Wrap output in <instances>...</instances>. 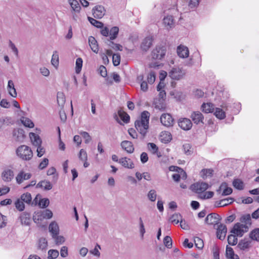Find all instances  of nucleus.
I'll return each mask as SVG.
<instances>
[{
  "instance_id": "24",
  "label": "nucleus",
  "mask_w": 259,
  "mask_h": 259,
  "mask_svg": "<svg viewBox=\"0 0 259 259\" xmlns=\"http://www.w3.org/2000/svg\"><path fill=\"white\" fill-rule=\"evenodd\" d=\"M191 118L196 124L203 123L204 118L203 115L199 111L193 112L191 115Z\"/></svg>"
},
{
  "instance_id": "40",
  "label": "nucleus",
  "mask_w": 259,
  "mask_h": 259,
  "mask_svg": "<svg viewBox=\"0 0 259 259\" xmlns=\"http://www.w3.org/2000/svg\"><path fill=\"white\" fill-rule=\"evenodd\" d=\"M20 120L21 123L26 127L32 128L34 126L33 122L27 117H22Z\"/></svg>"
},
{
  "instance_id": "60",
  "label": "nucleus",
  "mask_w": 259,
  "mask_h": 259,
  "mask_svg": "<svg viewBox=\"0 0 259 259\" xmlns=\"http://www.w3.org/2000/svg\"><path fill=\"white\" fill-rule=\"evenodd\" d=\"M48 246V242L45 238H41L39 240L38 247L40 249H46Z\"/></svg>"
},
{
  "instance_id": "23",
  "label": "nucleus",
  "mask_w": 259,
  "mask_h": 259,
  "mask_svg": "<svg viewBox=\"0 0 259 259\" xmlns=\"http://www.w3.org/2000/svg\"><path fill=\"white\" fill-rule=\"evenodd\" d=\"M49 230L52 237L59 235L60 229L58 223L55 221L52 222L49 225Z\"/></svg>"
},
{
  "instance_id": "42",
  "label": "nucleus",
  "mask_w": 259,
  "mask_h": 259,
  "mask_svg": "<svg viewBox=\"0 0 259 259\" xmlns=\"http://www.w3.org/2000/svg\"><path fill=\"white\" fill-rule=\"evenodd\" d=\"M250 243V242L249 240L243 239L239 242L238 247L241 250H244L249 247Z\"/></svg>"
},
{
  "instance_id": "22",
  "label": "nucleus",
  "mask_w": 259,
  "mask_h": 259,
  "mask_svg": "<svg viewBox=\"0 0 259 259\" xmlns=\"http://www.w3.org/2000/svg\"><path fill=\"white\" fill-rule=\"evenodd\" d=\"M177 53L180 57L186 58L189 56V51L187 47L180 45L177 48Z\"/></svg>"
},
{
  "instance_id": "35",
  "label": "nucleus",
  "mask_w": 259,
  "mask_h": 259,
  "mask_svg": "<svg viewBox=\"0 0 259 259\" xmlns=\"http://www.w3.org/2000/svg\"><path fill=\"white\" fill-rule=\"evenodd\" d=\"M20 219L22 224L28 225L30 221V214L26 212H24L20 216Z\"/></svg>"
},
{
  "instance_id": "51",
  "label": "nucleus",
  "mask_w": 259,
  "mask_h": 259,
  "mask_svg": "<svg viewBox=\"0 0 259 259\" xmlns=\"http://www.w3.org/2000/svg\"><path fill=\"white\" fill-rule=\"evenodd\" d=\"M79 134L84 139V143L85 144H88L92 141V137L90 136L88 133L86 132L81 131L79 132Z\"/></svg>"
},
{
  "instance_id": "45",
  "label": "nucleus",
  "mask_w": 259,
  "mask_h": 259,
  "mask_svg": "<svg viewBox=\"0 0 259 259\" xmlns=\"http://www.w3.org/2000/svg\"><path fill=\"white\" fill-rule=\"evenodd\" d=\"M118 32H119V28L118 27H116V26L113 27L110 29V31L109 32L110 39L111 40H113V39H115L117 36Z\"/></svg>"
},
{
  "instance_id": "12",
  "label": "nucleus",
  "mask_w": 259,
  "mask_h": 259,
  "mask_svg": "<svg viewBox=\"0 0 259 259\" xmlns=\"http://www.w3.org/2000/svg\"><path fill=\"white\" fill-rule=\"evenodd\" d=\"M13 137L14 140L22 142L25 138L24 131L21 128L15 129L13 132Z\"/></svg>"
},
{
  "instance_id": "46",
  "label": "nucleus",
  "mask_w": 259,
  "mask_h": 259,
  "mask_svg": "<svg viewBox=\"0 0 259 259\" xmlns=\"http://www.w3.org/2000/svg\"><path fill=\"white\" fill-rule=\"evenodd\" d=\"M118 113L119 117L124 122L128 123L129 122L130 117L126 112L122 110H119Z\"/></svg>"
},
{
  "instance_id": "14",
  "label": "nucleus",
  "mask_w": 259,
  "mask_h": 259,
  "mask_svg": "<svg viewBox=\"0 0 259 259\" xmlns=\"http://www.w3.org/2000/svg\"><path fill=\"white\" fill-rule=\"evenodd\" d=\"M227 232V228L226 225L220 224L217 229V236L220 240L225 238Z\"/></svg>"
},
{
  "instance_id": "53",
  "label": "nucleus",
  "mask_w": 259,
  "mask_h": 259,
  "mask_svg": "<svg viewBox=\"0 0 259 259\" xmlns=\"http://www.w3.org/2000/svg\"><path fill=\"white\" fill-rule=\"evenodd\" d=\"M236 235L234 234H231L228 237V242L230 245H235L237 243V238Z\"/></svg>"
},
{
  "instance_id": "4",
  "label": "nucleus",
  "mask_w": 259,
  "mask_h": 259,
  "mask_svg": "<svg viewBox=\"0 0 259 259\" xmlns=\"http://www.w3.org/2000/svg\"><path fill=\"white\" fill-rule=\"evenodd\" d=\"M53 217V212L50 209L35 212L33 215V219L35 223L39 224L45 219H50Z\"/></svg>"
},
{
  "instance_id": "37",
  "label": "nucleus",
  "mask_w": 259,
  "mask_h": 259,
  "mask_svg": "<svg viewBox=\"0 0 259 259\" xmlns=\"http://www.w3.org/2000/svg\"><path fill=\"white\" fill-rule=\"evenodd\" d=\"M36 188H40L46 190H49L52 188V186L50 182L44 180L39 182L36 185Z\"/></svg>"
},
{
  "instance_id": "7",
  "label": "nucleus",
  "mask_w": 259,
  "mask_h": 259,
  "mask_svg": "<svg viewBox=\"0 0 259 259\" xmlns=\"http://www.w3.org/2000/svg\"><path fill=\"white\" fill-rule=\"evenodd\" d=\"M169 170L170 171H176L177 172L172 176L174 180L176 182H178L180 179L185 180L187 178L186 172L180 167L171 166L169 167Z\"/></svg>"
},
{
  "instance_id": "29",
  "label": "nucleus",
  "mask_w": 259,
  "mask_h": 259,
  "mask_svg": "<svg viewBox=\"0 0 259 259\" xmlns=\"http://www.w3.org/2000/svg\"><path fill=\"white\" fill-rule=\"evenodd\" d=\"M163 24L167 29L171 28L174 26V21L171 16H167L163 18Z\"/></svg>"
},
{
  "instance_id": "6",
  "label": "nucleus",
  "mask_w": 259,
  "mask_h": 259,
  "mask_svg": "<svg viewBox=\"0 0 259 259\" xmlns=\"http://www.w3.org/2000/svg\"><path fill=\"white\" fill-rule=\"evenodd\" d=\"M248 230V228L246 225L237 223L234 225L231 232L237 236L241 237Z\"/></svg>"
},
{
  "instance_id": "3",
  "label": "nucleus",
  "mask_w": 259,
  "mask_h": 259,
  "mask_svg": "<svg viewBox=\"0 0 259 259\" xmlns=\"http://www.w3.org/2000/svg\"><path fill=\"white\" fill-rule=\"evenodd\" d=\"M17 156L21 159L29 161L33 157V152L30 147L25 145L19 146L16 150Z\"/></svg>"
},
{
  "instance_id": "1",
  "label": "nucleus",
  "mask_w": 259,
  "mask_h": 259,
  "mask_svg": "<svg viewBox=\"0 0 259 259\" xmlns=\"http://www.w3.org/2000/svg\"><path fill=\"white\" fill-rule=\"evenodd\" d=\"M150 113L144 111L141 114L140 117L135 122V126L144 139L148 132L149 128Z\"/></svg>"
},
{
  "instance_id": "64",
  "label": "nucleus",
  "mask_w": 259,
  "mask_h": 259,
  "mask_svg": "<svg viewBox=\"0 0 259 259\" xmlns=\"http://www.w3.org/2000/svg\"><path fill=\"white\" fill-rule=\"evenodd\" d=\"M7 224V217L3 215L0 212V228H3L6 226Z\"/></svg>"
},
{
  "instance_id": "56",
  "label": "nucleus",
  "mask_w": 259,
  "mask_h": 259,
  "mask_svg": "<svg viewBox=\"0 0 259 259\" xmlns=\"http://www.w3.org/2000/svg\"><path fill=\"white\" fill-rule=\"evenodd\" d=\"M59 255V251L55 249H51L48 251V258L55 259Z\"/></svg>"
},
{
  "instance_id": "26",
  "label": "nucleus",
  "mask_w": 259,
  "mask_h": 259,
  "mask_svg": "<svg viewBox=\"0 0 259 259\" xmlns=\"http://www.w3.org/2000/svg\"><path fill=\"white\" fill-rule=\"evenodd\" d=\"M67 1L71 7V11L80 13L81 7L77 0H67Z\"/></svg>"
},
{
  "instance_id": "61",
  "label": "nucleus",
  "mask_w": 259,
  "mask_h": 259,
  "mask_svg": "<svg viewBox=\"0 0 259 259\" xmlns=\"http://www.w3.org/2000/svg\"><path fill=\"white\" fill-rule=\"evenodd\" d=\"M50 203V201L48 198H42L39 200L38 205L41 208L47 207Z\"/></svg>"
},
{
  "instance_id": "55",
  "label": "nucleus",
  "mask_w": 259,
  "mask_h": 259,
  "mask_svg": "<svg viewBox=\"0 0 259 259\" xmlns=\"http://www.w3.org/2000/svg\"><path fill=\"white\" fill-rule=\"evenodd\" d=\"M250 237L252 240L259 241V229H256L251 232Z\"/></svg>"
},
{
  "instance_id": "19",
  "label": "nucleus",
  "mask_w": 259,
  "mask_h": 259,
  "mask_svg": "<svg viewBox=\"0 0 259 259\" xmlns=\"http://www.w3.org/2000/svg\"><path fill=\"white\" fill-rule=\"evenodd\" d=\"M29 137L32 144L34 146L37 147L41 145V139L37 134L31 132L29 134Z\"/></svg>"
},
{
  "instance_id": "21",
  "label": "nucleus",
  "mask_w": 259,
  "mask_h": 259,
  "mask_svg": "<svg viewBox=\"0 0 259 259\" xmlns=\"http://www.w3.org/2000/svg\"><path fill=\"white\" fill-rule=\"evenodd\" d=\"M121 146L128 153H133L134 151V147L132 142L123 141L121 143Z\"/></svg>"
},
{
  "instance_id": "36",
  "label": "nucleus",
  "mask_w": 259,
  "mask_h": 259,
  "mask_svg": "<svg viewBox=\"0 0 259 259\" xmlns=\"http://www.w3.org/2000/svg\"><path fill=\"white\" fill-rule=\"evenodd\" d=\"M213 170L210 168L203 169L200 172L201 177L203 179L210 178L212 176Z\"/></svg>"
},
{
  "instance_id": "49",
  "label": "nucleus",
  "mask_w": 259,
  "mask_h": 259,
  "mask_svg": "<svg viewBox=\"0 0 259 259\" xmlns=\"http://www.w3.org/2000/svg\"><path fill=\"white\" fill-rule=\"evenodd\" d=\"M82 66V60L81 58H78L75 62V72L78 74L80 72Z\"/></svg>"
},
{
  "instance_id": "48",
  "label": "nucleus",
  "mask_w": 259,
  "mask_h": 259,
  "mask_svg": "<svg viewBox=\"0 0 259 259\" xmlns=\"http://www.w3.org/2000/svg\"><path fill=\"white\" fill-rule=\"evenodd\" d=\"M89 22L94 26L97 28H101L103 26V23L101 22L98 21L97 20L93 18L88 17V18Z\"/></svg>"
},
{
  "instance_id": "38",
  "label": "nucleus",
  "mask_w": 259,
  "mask_h": 259,
  "mask_svg": "<svg viewBox=\"0 0 259 259\" xmlns=\"http://www.w3.org/2000/svg\"><path fill=\"white\" fill-rule=\"evenodd\" d=\"M51 64L53 66L55 67V68H58L59 64V55L57 51L53 52L51 59Z\"/></svg>"
},
{
  "instance_id": "31",
  "label": "nucleus",
  "mask_w": 259,
  "mask_h": 259,
  "mask_svg": "<svg viewBox=\"0 0 259 259\" xmlns=\"http://www.w3.org/2000/svg\"><path fill=\"white\" fill-rule=\"evenodd\" d=\"M57 103L60 108L62 109L65 103V96L63 93L58 92L57 96Z\"/></svg>"
},
{
  "instance_id": "16",
  "label": "nucleus",
  "mask_w": 259,
  "mask_h": 259,
  "mask_svg": "<svg viewBox=\"0 0 259 259\" xmlns=\"http://www.w3.org/2000/svg\"><path fill=\"white\" fill-rule=\"evenodd\" d=\"M119 163L126 168L132 169L135 167V164L132 160L126 157L120 158Z\"/></svg>"
},
{
  "instance_id": "39",
  "label": "nucleus",
  "mask_w": 259,
  "mask_h": 259,
  "mask_svg": "<svg viewBox=\"0 0 259 259\" xmlns=\"http://www.w3.org/2000/svg\"><path fill=\"white\" fill-rule=\"evenodd\" d=\"M154 105L156 108L160 110H163L166 108V104L164 100L156 99L154 101Z\"/></svg>"
},
{
  "instance_id": "32",
  "label": "nucleus",
  "mask_w": 259,
  "mask_h": 259,
  "mask_svg": "<svg viewBox=\"0 0 259 259\" xmlns=\"http://www.w3.org/2000/svg\"><path fill=\"white\" fill-rule=\"evenodd\" d=\"M226 255L227 259H239L238 255L235 254L232 248L228 245L226 247Z\"/></svg>"
},
{
  "instance_id": "34",
  "label": "nucleus",
  "mask_w": 259,
  "mask_h": 259,
  "mask_svg": "<svg viewBox=\"0 0 259 259\" xmlns=\"http://www.w3.org/2000/svg\"><path fill=\"white\" fill-rule=\"evenodd\" d=\"M160 138L162 142L167 143L171 140V135L168 132H162L160 134Z\"/></svg>"
},
{
  "instance_id": "63",
  "label": "nucleus",
  "mask_w": 259,
  "mask_h": 259,
  "mask_svg": "<svg viewBox=\"0 0 259 259\" xmlns=\"http://www.w3.org/2000/svg\"><path fill=\"white\" fill-rule=\"evenodd\" d=\"M112 61L113 65L115 66H118L120 62V56L118 54H114L112 56Z\"/></svg>"
},
{
  "instance_id": "54",
  "label": "nucleus",
  "mask_w": 259,
  "mask_h": 259,
  "mask_svg": "<svg viewBox=\"0 0 259 259\" xmlns=\"http://www.w3.org/2000/svg\"><path fill=\"white\" fill-rule=\"evenodd\" d=\"M52 238L55 239V243L57 245L62 244L65 241V238L63 236L56 235Z\"/></svg>"
},
{
  "instance_id": "41",
  "label": "nucleus",
  "mask_w": 259,
  "mask_h": 259,
  "mask_svg": "<svg viewBox=\"0 0 259 259\" xmlns=\"http://www.w3.org/2000/svg\"><path fill=\"white\" fill-rule=\"evenodd\" d=\"M214 115L220 119H224L226 117L225 112L220 108H216L215 109Z\"/></svg>"
},
{
  "instance_id": "57",
  "label": "nucleus",
  "mask_w": 259,
  "mask_h": 259,
  "mask_svg": "<svg viewBox=\"0 0 259 259\" xmlns=\"http://www.w3.org/2000/svg\"><path fill=\"white\" fill-rule=\"evenodd\" d=\"M214 193L212 191H207L205 193H202L199 196V197L202 199H207L211 198L213 197Z\"/></svg>"
},
{
  "instance_id": "25",
  "label": "nucleus",
  "mask_w": 259,
  "mask_h": 259,
  "mask_svg": "<svg viewBox=\"0 0 259 259\" xmlns=\"http://www.w3.org/2000/svg\"><path fill=\"white\" fill-rule=\"evenodd\" d=\"M89 44L92 50L95 53H98L99 51V47L97 41L93 36L89 37Z\"/></svg>"
},
{
  "instance_id": "58",
  "label": "nucleus",
  "mask_w": 259,
  "mask_h": 259,
  "mask_svg": "<svg viewBox=\"0 0 259 259\" xmlns=\"http://www.w3.org/2000/svg\"><path fill=\"white\" fill-rule=\"evenodd\" d=\"M183 150L184 153L187 155H190L193 153V150L191 146L189 144H185L183 145Z\"/></svg>"
},
{
  "instance_id": "20",
  "label": "nucleus",
  "mask_w": 259,
  "mask_h": 259,
  "mask_svg": "<svg viewBox=\"0 0 259 259\" xmlns=\"http://www.w3.org/2000/svg\"><path fill=\"white\" fill-rule=\"evenodd\" d=\"M79 159L83 162V166L86 168L88 167L90 164L88 162V154L86 151L81 149L80 150L78 154Z\"/></svg>"
},
{
  "instance_id": "10",
  "label": "nucleus",
  "mask_w": 259,
  "mask_h": 259,
  "mask_svg": "<svg viewBox=\"0 0 259 259\" xmlns=\"http://www.w3.org/2000/svg\"><path fill=\"white\" fill-rule=\"evenodd\" d=\"M106 9L101 5L96 6L92 9L93 16L97 19H101L106 14Z\"/></svg>"
},
{
  "instance_id": "43",
  "label": "nucleus",
  "mask_w": 259,
  "mask_h": 259,
  "mask_svg": "<svg viewBox=\"0 0 259 259\" xmlns=\"http://www.w3.org/2000/svg\"><path fill=\"white\" fill-rule=\"evenodd\" d=\"M182 217L180 213H176L172 215L169 219V221L175 224H178L181 222Z\"/></svg>"
},
{
  "instance_id": "50",
  "label": "nucleus",
  "mask_w": 259,
  "mask_h": 259,
  "mask_svg": "<svg viewBox=\"0 0 259 259\" xmlns=\"http://www.w3.org/2000/svg\"><path fill=\"white\" fill-rule=\"evenodd\" d=\"M147 197L151 201H155L157 197L156 191L154 189L150 190L147 194Z\"/></svg>"
},
{
  "instance_id": "27",
  "label": "nucleus",
  "mask_w": 259,
  "mask_h": 259,
  "mask_svg": "<svg viewBox=\"0 0 259 259\" xmlns=\"http://www.w3.org/2000/svg\"><path fill=\"white\" fill-rule=\"evenodd\" d=\"M234 201V199L231 197H228L226 199H222L215 203V207H224L230 204H231Z\"/></svg>"
},
{
  "instance_id": "28",
  "label": "nucleus",
  "mask_w": 259,
  "mask_h": 259,
  "mask_svg": "<svg viewBox=\"0 0 259 259\" xmlns=\"http://www.w3.org/2000/svg\"><path fill=\"white\" fill-rule=\"evenodd\" d=\"M223 190V192L222 193V195L226 196L231 194L232 193V189L230 187H228L226 183H222L219 189L217 190L218 192L219 191Z\"/></svg>"
},
{
  "instance_id": "47",
  "label": "nucleus",
  "mask_w": 259,
  "mask_h": 259,
  "mask_svg": "<svg viewBox=\"0 0 259 259\" xmlns=\"http://www.w3.org/2000/svg\"><path fill=\"white\" fill-rule=\"evenodd\" d=\"M16 208L20 211H23L25 208L24 202L21 199H18L15 202Z\"/></svg>"
},
{
  "instance_id": "15",
  "label": "nucleus",
  "mask_w": 259,
  "mask_h": 259,
  "mask_svg": "<svg viewBox=\"0 0 259 259\" xmlns=\"http://www.w3.org/2000/svg\"><path fill=\"white\" fill-rule=\"evenodd\" d=\"M31 177L30 173L25 172L23 170H21L16 177V181L17 184H21L24 181L29 179Z\"/></svg>"
},
{
  "instance_id": "62",
  "label": "nucleus",
  "mask_w": 259,
  "mask_h": 259,
  "mask_svg": "<svg viewBox=\"0 0 259 259\" xmlns=\"http://www.w3.org/2000/svg\"><path fill=\"white\" fill-rule=\"evenodd\" d=\"M148 148L149 151L153 154H155L158 152V147L153 143H149L148 144Z\"/></svg>"
},
{
  "instance_id": "11",
  "label": "nucleus",
  "mask_w": 259,
  "mask_h": 259,
  "mask_svg": "<svg viewBox=\"0 0 259 259\" xmlns=\"http://www.w3.org/2000/svg\"><path fill=\"white\" fill-rule=\"evenodd\" d=\"M14 177L13 170L9 168H5L1 174L2 179L5 182H10L13 179Z\"/></svg>"
},
{
  "instance_id": "8",
  "label": "nucleus",
  "mask_w": 259,
  "mask_h": 259,
  "mask_svg": "<svg viewBox=\"0 0 259 259\" xmlns=\"http://www.w3.org/2000/svg\"><path fill=\"white\" fill-rule=\"evenodd\" d=\"M208 188V184L205 182H197L191 186V189L192 191L200 194Z\"/></svg>"
},
{
  "instance_id": "18",
  "label": "nucleus",
  "mask_w": 259,
  "mask_h": 259,
  "mask_svg": "<svg viewBox=\"0 0 259 259\" xmlns=\"http://www.w3.org/2000/svg\"><path fill=\"white\" fill-rule=\"evenodd\" d=\"M152 42L153 38L152 36H149L148 37H146L143 40L141 43V49L145 52L147 51L152 46Z\"/></svg>"
},
{
  "instance_id": "2",
  "label": "nucleus",
  "mask_w": 259,
  "mask_h": 259,
  "mask_svg": "<svg viewBox=\"0 0 259 259\" xmlns=\"http://www.w3.org/2000/svg\"><path fill=\"white\" fill-rule=\"evenodd\" d=\"M166 53V49L164 46H156L151 53L152 62L149 64V66L151 68L159 67V62L164 58Z\"/></svg>"
},
{
  "instance_id": "33",
  "label": "nucleus",
  "mask_w": 259,
  "mask_h": 259,
  "mask_svg": "<svg viewBox=\"0 0 259 259\" xmlns=\"http://www.w3.org/2000/svg\"><path fill=\"white\" fill-rule=\"evenodd\" d=\"M201 109L206 113H211L214 111V105L211 103H203L201 105Z\"/></svg>"
},
{
  "instance_id": "17",
  "label": "nucleus",
  "mask_w": 259,
  "mask_h": 259,
  "mask_svg": "<svg viewBox=\"0 0 259 259\" xmlns=\"http://www.w3.org/2000/svg\"><path fill=\"white\" fill-rule=\"evenodd\" d=\"M178 124L179 126L185 131L189 130L192 125L191 121L189 119L186 118L180 119Z\"/></svg>"
},
{
  "instance_id": "52",
  "label": "nucleus",
  "mask_w": 259,
  "mask_h": 259,
  "mask_svg": "<svg viewBox=\"0 0 259 259\" xmlns=\"http://www.w3.org/2000/svg\"><path fill=\"white\" fill-rule=\"evenodd\" d=\"M20 199L26 203H30L31 201L32 198L29 193H26L21 196Z\"/></svg>"
},
{
  "instance_id": "5",
  "label": "nucleus",
  "mask_w": 259,
  "mask_h": 259,
  "mask_svg": "<svg viewBox=\"0 0 259 259\" xmlns=\"http://www.w3.org/2000/svg\"><path fill=\"white\" fill-rule=\"evenodd\" d=\"M186 73V70L182 68L175 67L169 70L168 75L172 80H180L185 77Z\"/></svg>"
},
{
  "instance_id": "13",
  "label": "nucleus",
  "mask_w": 259,
  "mask_h": 259,
  "mask_svg": "<svg viewBox=\"0 0 259 259\" xmlns=\"http://www.w3.org/2000/svg\"><path fill=\"white\" fill-rule=\"evenodd\" d=\"M220 220V216L216 213L208 214L205 219V222L208 225L218 224Z\"/></svg>"
},
{
  "instance_id": "9",
  "label": "nucleus",
  "mask_w": 259,
  "mask_h": 259,
  "mask_svg": "<svg viewBox=\"0 0 259 259\" xmlns=\"http://www.w3.org/2000/svg\"><path fill=\"white\" fill-rule=\"evenodd\" d=\"M160 122L166 127H171L174 124V119L170 114L163 113L160 116Z\"/></svg>"
},
{
  "instance_id": "44",
  "label": "nucleus",
  "mask_w": 259,
  "mask_h": 259,
  "mask_svg": "<svg viewBox=\"0 0 259 259\" xmlns=\"http://www.w3.org/2000/svg\"><path fill=\"white\" fill-rule=\"evenodd\" d=\"M233 186L238 190H243L244 188V183L240 179H235L233 182Z\"/></svg>"
},
{
  "instance_id": "59",
  "label": "nucleus",
  "mask_w": 259,
  "mask_h": 259,
  "mask_svg": "<svg viewBox=\"0 0 259 259\" xmlns=\"http://www.w3.org/2000/svg\"><path fill=\"white\" fill-rule=\"evenodd\" d=\"M100 249V245L97 244H96V245L95 246V248L93 249L90 251V252L94 256L99 257L100 256V252L99 251V249Z\"/></svg>"
},
{
  "instance_id": "30",
  "label": "nucleus",
  "mask_w": 259,
  "mask_h": 259,
  "mask_svg": "<svg viewBox=\"0 0 259 259\" xmlns=\"http://www.w3.org/2000/svg\"><path fill=\"white\" fill-rule=\"evenodd\" d=\"M8 91L10 95L12 97L16 98L17 97V92L15 88L14 82L12 80H9L8 81Z\"/></svg>"
}]
</instances>
